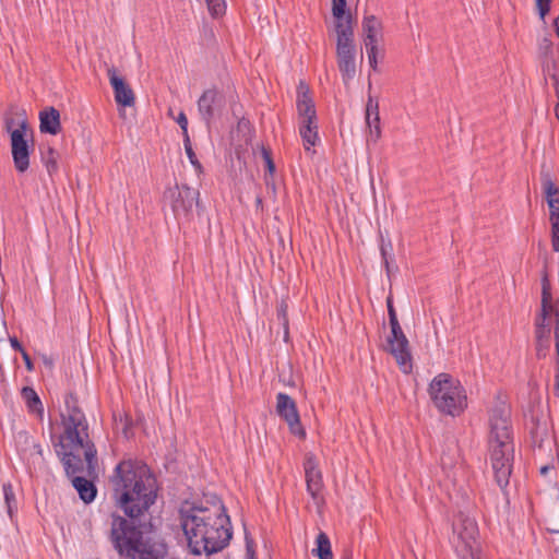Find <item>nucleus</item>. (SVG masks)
Instances as JSON below:
<instances>
[{
	"instance_id": "1",
	"label": "nucleus",
	"mask_w": 559,
	"mask_h": 559,
	"mask_svg": "<svg viewBox=\"0 0 559 559\" xmlns=\"http://www.w3.org/2000/svg\"><path fill=\"white\" fill-rule=\"evenodd\" d=\"M180 523L194 555L213 554L229 542V518L217 496H205L198 502H185L180 508Z\"/></svg>"
},
{
	"instance_id": "2",
	"label": "nucleus",
	"mask_w": 559,
	"mask_h": 559,
	"mask_svg": "<svg viewBox=\"0 0 559 559\" xmlns=\"http://www.w3.org/2000/svg\"><path fill=\"white\" fill-rule=\"evenodd\" d=\"M67 412L62 414L63 433L56 444L67 475L93 476L96 467V450L88 439L84 414L75 406L74 399H66Z\"/></svg>"
},
{
	"instance_id": "3",
	"label": "nucleus",
	"mask_w": 559,
	"mask_h": 559,
	"mask_svg": "<svg viewBox=\"0 0 559 559\" xmlns=\"http://www.w3.org/2000/svg\"><path fill=\"white\" fill-rule=\"evenodd\" d=\"M110 484L118 506L132 519L146 512L157 497L156 479L139 460L121 461L114 469Z\"/></svg>"
},
{
	"instance_id": "4",
	"label": "nucleus",
	"mask_w": 559,
	"mask_h": 559,
	"mask_svg": "<svg viewBox=\"0 0 559 559\" xmlns=\"http://www.w3.org/2000/svg\"><path fill=\"white\" fill-rule=\"evenodd\" d=\"M346 0H332L333 28L335 40V58L337 69L345 85L357 74L358 49L355 39V21L346 11Z\"/></svg>"
},
{
	"instance_id": "5",
	"label": "nucleus",
	"mask_w": 559,
	"mask_h": 559,
	"mask_svg": "<svg viewBox=\"0 0 559 559\" xmlns=\"http://www.w3.org/2000/svg\"><path fill=\"white\" fill-rule=\"evenodd\" d=\"M110 538L115 549L130 559H160L166 551L162 542L131 527L119 515H112Z\"/></svg>"
},
{
	"instance_id": "6",
	"label": "nucleus",
	"mask_w": 559,
	"mask_h": 559,
	"mask_svg": "<svg viewBox=\"0 0 559 559\" xmlns=\"http://www.w3.org/2000/svg\"><path fill=\"white\" fill-rule=\"evenodd\" d=\"M428 391L433 405L447 415H460L467 405L465 390L448 373L436 376Z\"/></svg>"
},
{
	"instance_id": "7",
	"label": "nucleus",
	"mask_w": 559,
	"mask_h": 559,
	"mask_svg": "<svg viewBox=\"0 0 559 559\" xmlns=\"http://www.w3.org/2000/svg\"><path fill=\"white\" fill-rule=\"evenodd\" d=\"M451 544L460 559H481L480 542L476 521L459 512L452 523Z\"/></svg>"
},
{
	"instance_id": "8",
	"label": "nucleus",
	"mask_w": 559,
	"mask_h": 559,
	"mask_svg": "<svg viewBox=\"0 0 559 559\" xmlns=\"http://www.w3.org/2000/svg\"><path fill=\"white\" fill-rule=\"evenodd\" d=\"M559 304V297L555 305L551 304L550 283L547 276L543 278L542 289V309L535 322V349L537 358H545L550 353L551 347V321L556 317V309Z\"/></svg>"
},
{
	"instance_id": "9",
	"label": "nucleus",
	"mask_w": 559,
	"mask_h": 559,
	"mask_svg": "<svg viewBox=\"0 0 559 559\" xmlns=\"http://www.w3.org/2000/svg\"><path fill=\"white\" fill-rule=\"evenodd\" d=\"M489 451L496 481L499 487L503 488L508 485L511 475L512 442L493 439V441H489Z\"/></svg>"
},
{
	"instance_id": "10",
	"label": "nucleus",
	"mask_w": 559,
	"mask_h": 559,
	"mask_svg": "<svg viewBox=\"0 0 559 559\" xmlns=\"http://www.w3.org/2000/svg\"><path fill=\"white\" fill-rule=\"evenodd\" d=\"M199 191L187 186H174L165 192V201L170 205L176 218H188L198 204Z\"/></svg>"
},
{
	"instance_id": "11",
	"label": "nucleus",
	"mask_w": 559,
	"mask_h": 559,
	"mask_svg": "<svg viewBox=\"0 0 559 559\" xmlns=\"http://www.w3.org/2000/svg\"><path fill=\"white\" fill-rule=\"evenodd\" d=\"M28 135L29 128L25 120L19 124V128L10 132L12 158L19 173H25L29 167Z\"/></svg>"
},
{
	"instance_id": "12",
	"label": "nucleus",
	"mask_w": 559,
	"mask_h": 559,
	"mask_svg": "<svg viewBox=\"0 0 559 559\" xmlns=\"http://www.w3.org/2000/svg\"><path fill=\"white\" fill-rule=\"evenodd\" d=\"M198 112L206 126L219 117L226 106L224 93L217 87H210L203 91L197 102Z\"/></svg>"
},
{
	"instance_id": "13",
	"label": "nucleus",
	"mask_w": 559,
	"mask_h": 559,
	"mask_svg": "<svg viewBox=\"0 0 559 559\" xmlns=\"http://www.w3.org/2000/svg\"><path fill=\"white\" fill-rule=\"evenodd\" d=\"M276 411L287 423L290 432L300 439L306 437V431L300 424V417L295 401L285 393L276 396Z\"/></svg>"
},
{
	"instance_id": "14",
	"label": "nucleus",
	"mask_w": 559,
	"mask_h": 559,
	"mask_svg": "<svg viewBox=\"0 0 559 559\" xmlns=\"http://www.w3.org/2000/svg\"><path fill=\"white\" fill-rule=\"evenodd\" d=\"M388 343L390 353L394 356L400 368L403 372L408 373L412 370V356L409 353L408 341L402 329H399L396 333L391 332Z\"/></svg>"
},
{
	"instance_id": "15",
	"label": "nucleus",
	"mask_w": 559,
	"mask_h": 559,
	"mask_svg": "<svg viewBox=\"0 0 559 559\" xmlns=\"http://www.w3.org/2000/svg\"><path fill=\"white\" fill-rule=\"evenodd\" d=\"M509 419L510 412L506 405H500L499 407L492 409L489 419V441H493V439L504 442L511 441Z\"/></svg>"
},
{
	"instance_id": "16",
	"label": "nucleus",
	"mask_w": 559,
	"mask_h": 559,
	"mask_svg": "<svg viewBox=\"0 0 559 559\" xmlns=\"http://www.w3.org/2000/svg\"><path fill=\"white\" fill-rule=\"evenodd\" d=\"M305 476H306V485L307 491L313 499V501L319 504L321 501L320 492L323 487L322 474L318 467V463L313 454H308L305 461Z\"/></svg>"
},
{
	"instance_id": "17",
	"label": "nucleus",
	"mask_w": 559,
	"mask_h": 559,
	"mask_svg": "<svg viewBox=\"0 0 559 559\" xmlns=\"http://www.w3.org/2000/svg\"><path fill=\"white\" fill-rule=\"evenodd\" d=\"M107 74L115 93L116 103L123 107L133 106L135 103V96L132 88L124 81V79L118 75L115 68H109L107 70Z\"/></svg>"
},
{
	"instance_id": "18",
	"label": "nucleus",
	"mask_w": 559,
	"mask_h": 559,
	"mask_svg": "<svg viewBox=\"0 0 559 559\" xmlns=\"http://www.w3.org/2000/svg\"><path fill=\"white\" fill-rule=\"evenodd\" d=\"M297 109L299 122L311 123L317 121L314 103L310 97L309 87L302 82L298 86Z\"/></svg>"
},
{
	"instance_id": "19",
	"label": "nucleus",
	"mask_w": 559,
	"mask_h": 559,
	"mask_svg": "<svg viewBox=\"0 0 559 559\" xmlns=\"http://www.w3.org/2000/svg\"><path fill=\"white\" fill-rule=\"evenodd\" d=\"M364 45L381 44L383 40V24L374 15H366L361 24Z\"/></svg>"
},
{
	"instance_id": "20",
	"label": "nucleus",
	"mask_w": 559,
	"mask_h": 559,
	"mask_svg": "<svg viewBox=\"0 0 559 559\" xmlns=\"http://www.w3.org/2000/svg\"><path fill=\"white\" fill-rule=\"evenodd\" d=\"M366 124L368 128V141L377 142L381 138L379 105L369 96L366 105Z\"/></svg>"
},
{
	"instance_id": "21",
	"label": "nucleus",
	"mask_w": 559,
	"mask_h": 559,
	"mask_svg": "<svg viewBox=\"0 0 559 559\" xmlns=\"http://www.w3.org/2000/svg\"><path fill=\"white\" fill-rule=\"evenodd\" d=\"M542 187L549 207V221L559 219V188L549 176H544Z\"/></svg>"
},
{
	"instance_id": "22",
	"label": "nucleus",
	"mask_w": 559,
	"mask_h": 559,
	"mask_svg": "<svg viewBox=\"0 0 559 559\" xmlns=\"http://www.w3.org/2000/svg\"><path fill=\"white\" fill-rule=\"evenodd\" d=\"M299 134L302 139L305 151L313 155L316 151L312 150V147L319 141L317 121H313L311 123L299 122Z\"/></svg>"
},
{
	"instance_id": "23",
	"label": "nucleus",
	"mask_w": 559,
	"mask_h": 559,
	"mask_svg": "<svg viewBox=\"0 0 559 559\" xmlns=\"http://www.w3.org/2000/svg\"><path fill=\"white\" fill-rule=\"evenodd\" d=\"M60 129V115L55 108L40 112V130L50 134H57Z\"/></svg>"
},
{
	"instance_id": "24",
	"label": "nucleus",
	"mask_w": 559,
	"mask_h": 559,
	"mask_svg": "<svg viewBox=\"0 0 559 559\" xmlns=\"http://www.w3.org/2000/svg\"><path fill=\"white\" fill-rule=\"evenodd\" d=\"M86 475H78L72 478L73 487L78 490L81 499L84 502H91L94 500L96 489L92 481H90Z\"/></svg>"
},
{
	"instance_id": "25",
	"label": "nucleus",
	"mask_w": 559,
	"mask_h": 559,
	"mask_svg": "<svg viewBox=\"0 0 559 559\" xmlns=\"http://www.w3.org/2000/svg\"><path fill=\"white\" fill-rule=\"evenodd\" d=\"M316 543L317 547L312 549L313 555H316L319 559H333L331 543L326 534L321 532L317 536Z\"/></svg>"
},
{
	"instance_id": "26",
	"label": "nucleus",
	"mask_w": 559,
	"mask_h": 559,
	"mask_svg": "<svg viewBox=\"0 0 559 559\" xmlns=\"http://www.w3.org/2000/svg\"><path fill=\"white\" fill-rule=\"evenodd\" d=\"M22 396L27 404V407L31 412L37 413L38 415L43 414L41 402L37 395V393L29 386H25L22 390Z\"/></svg>"
},
{
	"instance_id": "27",
	"label": "nucleus",
	"mask_w": 559,
	"mask_h": 559,
	"mask_svg": "<svg viewBox=\"0 0 559 559\" xmlns=\"http://www.w3.org/2000/svg\"><path fill=\"white\" fill-rule=\"evenodd\" d=\"M366 53L370 68L378 70V58L382 55L381 44L365 45Z\"/></svg>"
},
{
	"instance_id": "28",
	"label": "nucleus",
	"mask_w": 559,
	"mask_h": 559,
	"mask_svg": "<svg viewBox=\"0 0 559 559\" xmlns=\"http://www.w3.org/2000/svg\"><path fill=\"white\" fill-rule=\"evenodd\" d=\"M183 146H185L186 154H187L191 165L194 167V169L198 173H202V165L199 162V159L197 158V155L192 148L190 138L183 140Z\"/></svg>"
},
{
	"instance_id": "29",
	"label": "nucleus",
	"mask_w": 559,
	"mask_h": 559,
	"mask_svg": "<svg viewBox=\"0 0 559 559\" xmlns=\"http://www.w3.org/2000/svg\"><path fill=\"white\" fill-rule=\"evenodd\" d=\"M44 160L49 174L57 170L58 154L55 150L49 147L46 155L44 156Z\"/></svg>"
},
{
	"instance_id": "30",
	"label": "nucleus",
	"mask_w": 559,
	"mask_h": 559,
	"mask_svg": "<svg viewBox=\"0 0 559 559\" xmlns=\"http://www.w3.org/2000/svg\"><path fill=\"white\" fill-rule=\"evenodd\" d=\"M213 16H219L225 12V0H205Z\"/></svg>"
},
{
	"instance_id": "31",
	"label": "nucleus",
	"mask_w": 559,
	"mask_h": 559,
	"mask_svg": "<svg viewBox=\"0 0 559 559\" xmlns=\"http://www.w3.org/2000/svg\"><path fill=\"white\" fill-rule=\"evenodd\" d=\"M386 305H388V312H389L391 331H392V333H396V331L399 329H402V328H401V325L399 323V320H397V317H396V312H395V310L393 308V304H392V298L391 297L388 298Z\"/></svg>"
},
{
	"instance_id": "32",
	"label": "nucleus",
	"mask_w": 559,
	"mask_h": 559,
	"mask_svg": "<svg viewBox=\"0 0 559 559\" xmlns=\"http://www.w3.org/2000/svg\"><path fill=\"white\" fill-rule=\"evenodd\" d=\"M261 154H262V157L265 162V166H266V169H267V176L272 177L274 176V173H275V165L273 163V159L271 157V153L267 148H265L264 146H261Z\"/></svg>"
},
{
	"instance_id": "33",
	"label": "nucleus",
	"mask_w": 559,
	"mask_h": 559,
	"mask_svg": "<svg viewBox=\"0 0 559 559\" xmlns=\"http://www.w3.org/2000/svg\"><path fill=\"white\" fill-rule=\"evenodd\" d=\"M551 224V246L554 251H559V219L550 221Z\"/></svg>"
},
{
	"instance_id": "34",
	"label": "nucleus",
	"mask_w": 559,
	"mask_h": 559,
	"mask_svg": "<svg viewBox=\"0 0 559 559\" xmlns=\"http://www.w3.org/2000/svg\"><path fill=\"white\" fill-rule=\"evenodd\" d=\"M551 2L552 0H535L536 10L540 19L544 20L549 13Z\"/></svg>"
},
{
	"instance_id": "35",
	"label": "nucleus",
	"mask_w": 559,
	"mask_h": 559,
	"mask_svg": "<svg viewBox=\"0 0 559 559\" xmlns=\"http://www.w3.org/2000/svg\"><path fill=\"white\" fill-rule=\"evenodd\" d=\"M3 495L8 507V513L12 515V502L14 501V492L10 484L3 485Z\"/></svg>"
},
{
	"instance_id": "36",
	"label": "nucleus",
	"mask_w": 559,
	"mask_h": 559,
	"mask_svg": "<svg viewBox=\"0 0 559 559\" xmlns=\"http://www.w3.org/2000/svg\"><path fill=\"white\" fill-rule=\"evenodd\" d=\"M391 250H392L391 242H386V243L384 241L381 242L380 251H381V255H382L383 263H384V266H385V270H386L388 274L390 273L389 254H390Z\"/></svg>"
},
{
	"instance_id": "37",
	"label": "nucleus",
	"mask_w": 559,
	"mask_h": 559,
	"mask_svg": "<svg viewBox=\"0 0 559 559\" xmlns=\"http://www.w3.org/2000/svg\"><path fill=\"white\" fill-rule=\"evenodd\" d=\"M176 121L182 131L183 140L189 139L190 136H189V132H188V119H187L186 114L183 111H180L178 117L176 118Z\"/></svg>"
},
{
	"instance_id": "38",
	"label": "nucleus",
	"mask_w": 559,
	"mask_h": 559,
	"mask_svg": "<svg viewBox=\"0 0 559 559\" xmlns=\"http://www.w3.org/2000/svg\"><path fill=\"white\" fill-rule=\"evenodd\" d=\"M121 426V432L126 438L131 437V430H130V421L129 418L126 416L124 418H120L119 423H117V427Z\"/></svg>"
},
{
	"instance_id": "39",
	"label": "nucleus",
	"mask_w": 559,
	"mask_h": 559,
	"mask_svg": "<svg viewBox=\"0 0 559 559\" xmlns=\"http://www.w3.org/2000/svg\"><path fill=\"white\" fill-rule=\"evenodd\" d=\"M264 181H265V186L269 190H271L272 194L275 195L276 193V186H275V182H274V178L273 176L270 177L267 175L264 176Z\"/></svg>"
},
{
	"instance_id": "40",
	"label": "nucleus",
	"mask_w": 559,
	"mask_h": 559,
	"mask_svg": "<svg viewBox=\"0 0 559 559\" xmlns=\"http://www.w3.org/2000/svg\"><path fill=\"white\" fill-rule=\"evenodd\" d=\"M286 311H287V306L282 304L281 307H280V310H278V314H280V317L283 320V324L285 326V334L287 335V316H286Z\"/></svg>"
},
{
	"instance_id": "41",
	"label": "nucleus",
	"mask_w": 559,
	"mask_h": 559,
	"mask_svg": "<svg viewBox=\"0 0 559 559\" xmlns=\"http://www.w3.org/2000/svg\"><path fill=\"white\" fill-rule=\"evenodd\" d=\"M22 357H23V360L25 362L27 370L32 371L34 369V365L31 360V357L28 356V354L25 350H22Z\"/></svg>"
},
{
	"instance_id": "42",
	"label": "nucleus",
	"mask_w": 559,
	"mask_h": 559,
	"mask_svg": "<svg viewBox=\"0 0 559 559\" xmlns=\"http://www.w3.org/2000/svg\"><path fill=\"white\" fill-rule=\"evenodd\" d=\"M441 465L443 468H450L453 465V461L448 455L443 454L441 457Z\"/></svg>"
},
{
	"instance_id": "43",
	"label": "nucleus",
	"mask_w": 559,
	"mask_h": 559,
	"mask_svg": "<svg viewBox=\"0 0 559 559\" xmlns=\"http://www.w3.org/2000/svg\"><path fill=\"white\" fill-rule=\"evenodd\" d=\"M10 344H11V346H12L14 349H16V350H19V352H21V353H22V350H24V349H23V347H22V345H21V343H20L15 337H11V338H10Z\"/></svg>"
},
{
	"instance_id": "44",
	"label": "nucleus",
	"mask_w": 559,
	"mask_h": 559,
	"mask_svg": "<svg viewBox=\"0 0 559 559\" xmlns=\"http://www.w3.org/2000/svg\"><path fill=\"white\" fill-rule=\"evenodd\" d=\"M247 556L249 559H254V552L251 543L247 542Z\"/></svg>"
},
{
	"instance_id": "45",
	"label": "nucleus",
	"mask_w": 559,
	"mask_h": 559,
	"mask_svg": "<svg viewBox=\"0 0 559 559\" xmlns=\"http://www.w3.org/2000/svg\"><path fill=\"white\" fill-rule=\"evenodd\" d=\"M255 205H257V209H261V210L263 209L262 199L260 197L257 198Z\"/></svg>"
},
{
	"instance_id": "46",
	"label": "nucleus",
	"mask_w": 559,
	"mask_h": 559,
	"mask_svg": "<svg viewBox=\"0 0 559 559\" xmlns=\"http://www.w3.org/2000/svg\"><path fill=\"white\" fill-rule=\"evenodd\" d=\"M549 468H550V467H549L548 465L543 466V467L540 468V474H542V475H546V474H547V472L549 471Z\"/></svg>"
},
{
	"instance_id": "47",
	"label": "nucleus",
	"mask_w": 559,
	"mask_h": 559,
	"mask_svg": "<svg viewBox=\"0 0 559 559\" xmlns=\"http://www.w3.org/2000/svg\"><path fill=\"white\" fill-rule=\"evenodd\" d=\"M34 449L36 450V452H37L39 455H41V454H43V451H41L40 445H38V444H34Z\"/></svg>"
},
{
	"instance_id": "48",
	"label": "nucleus",
	"mask_w": 559,
	"mask_h": 559,
	"mask_svg": "<svg viewBox=\"0 0 559 559\" xmlns=\"http://www.w3.org/2000/svg\"><path fill=\"white\" fill-rule=\"evenodd\" d=\"M555 25H556V32H557V34L559 36V17L556 20Z\"/></svg>"
},
{
	"instance_id": "49",
	"label": "nucleus",
	"mask_w": 559,
	"mask_h": 559,
	"mask_svg": "<svg viewBox=\"0 0 559 559\" xmlns=\"http://www.w3.org/2000/svg\"><path fill=\"white\" fill-rule=\"evenodd\" d=\"M342 559H352L350 555H345Z\"/></svg>"
}]
</instances>
